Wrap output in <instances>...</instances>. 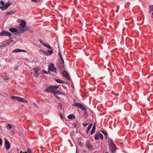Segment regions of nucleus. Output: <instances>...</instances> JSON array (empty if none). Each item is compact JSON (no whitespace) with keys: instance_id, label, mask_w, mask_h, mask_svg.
I'll list each match as a JSON object with an SVG mask.
<instances>
[{"instance_id":"6e6552de","label":"nucleus","mask_w":153,"mask_h":153,"mask_svg":"<svg viewBox=\"0 0 153 153\" xmlns=\"http://www.w3.org/2000/svg\"><path fill=\"white\" fill-rule=\"evenodd\" d=\"M51 93L53 94L56 91V90L58 89L59 86L58 85H51Z\"/></svg>"},{"instance_id":"7c9ffc66","label":"nucleus","mask_w":153,"mask_h":153,"mask_svg":"<svg viewBox=\"0 0 153 153\" xmlns=\"http://www.w3.org/2000/svg\"><path fill=\"white\" fill-rule=\"evenodd\" d=\"M0 8L2 10H4L7 9L5 5H3L2 6H1Z\"/></svg>"},{"instance_id":"4c0bfd02","label":"nucleus","mask_w":153,"mask_h":153,"mask_svg":"<svg viewBox=\"0 0 153 153\" xmlns=\"http://www.w3.org/2000/svg\"><path fill=\"white\" fill-rule=\"evenodd\" d=\"M95 131V130L92 129L91 131V134H93V133Z\"/></svg>"},{"instance_id":"bb28decb","label":"nucleus","mask_w":153,"mask_h":153,"mask_svg":"<svg viewBox=\"0 0 153 153\" xmlns=\"http://www.w3.org/2000/svg\"><path fill=\"white\" fill-rule=\"evenodd\" d=\"M153 11V5H150L149 7V13Z\"/></svg>"},{"instance_id":"09e8293b","label":"nucleus","mask_w":153,"mask_h":153,"mask_svg":"<svg viewBox=\"0 0 153 153\" xmlns=\"http://www.w3.org/2000/svg\"><path fill=\"white\" fill-rule=\"evenodd\" d=\"M60 116L61 117L62 119V118H62V114H60Z\"/></svg>"},{"instance_id":"58836bf2","label":"nucleus","mask_w":153,"mask_h":153,"mask_svg":"<svg viewBox=\"0 0 153 153\" xmlns=\"http://www.w3.org/2000/svg\"><path fill=\"white\" fill-rule=\"evenodd\" d=\"M0 4L2 6L4 5V2L3 1H0Z\"/></svg>"},{"instance_id":"603ef678","label":"nucleus","mask_w":153,"mask_h":153,"mask_svg":"<svg viewBox=\"0 0 153 153\" xmlns=\"http://www.w3.org/2000/svg\"><path fill=\"white\" fill-rule=\"evenodd\" d=\"M93 127H96V124L95 123L94 124Z\"/></svg>"},{"instance_id":"3c124183","label":"nucleus","mask_w":153,"mask_h":153,"mask_svg":"<svg viewBox=\"0 0 153 153\" xmlns=\"http://www.w3.org/2000/svg\"><path fill=\"white\" fill-rule=\"evenodd\" d=\"M93 127H96V124L95 123L94 124Z\"/></svg>"},{"instance_id":"e433bc0d","label":"nucleus","mask_w":153,"mask_h":153,"mask_svg":"<svg viewBox=\"0 0 153 153\" xmlns=\"http://www.w3.org/2000/svg\"><path fill=\"white\" fill-rule=\"evenodd\" d=\"M2 141L1 139L0 138V146H2Z\"/></svg>"},{"instance_id":"8fccbe9b","label":"nucleus","mask_w":153,"mask_h":153,"mask_svg":"<svg viewBox=\"0 0 153 153\" xmlns=\"http://www.w3.org/2000/svg\"><path fill=\"white\" fill-rule=\"evenodd\" d=\"M9 79V77H7L5 79L6 80H7Z\"/></svg>"},{"instance_id":"f704fd0d","label":"nucleus","mask_w":153,"mask_h":153,"mask_svg":"<svg viewBox=\"0 0 153 153\" xmlns=\"http://www.w3.org/2000/svg\"><path fill=\"white\" fill-rule=\"evenodd\" d=\"M12 36H9V38L10 39V42H13V38L11 37Z\"/></svg>"},{"instance_id":"f8f14e48","label":"nucleus","mask_w":153,"mask_h":153,"mask_svg":"<svg viewBox=\"0 0 153 153\" xmlns=\"http://www.w3.org/2000/svg\"><path fill=\"white\" fill-rule=\"evenodd\" d=\"M39 41L40 43L42 44V45H43L44 46L48 48L49 49H52L51 47L50 46V45L48 43H45L43 42L41 40H39Z\"/></svg>"},{"instance_id":"de8ad7c7","label":"nucleus","mask_w":153,"mask_h":153,"mask_svg":"<svg viewBox=\"0 0 153 153\" xmlns=\"http://www.w3.org/2000/svg\"><path fill=\"white\" fill-rule=\"evenodd\" d=\"M15 70H16V71H17L18 69V68H17V67H15Z\"/></svg>"},{"instance_id":"bf43d9fd","label":"nucleus","mask_w":153,"mask_h":153,"mask_svg":"<svg viewBox=\"0 0 153 153\" xmlns=\"http://www.w3.org/2000/svg\"><path fill=\"white\" fill-rule=\"evenodd\" d=\"M25 153H27V152H25Z\"/></svg>"},{"instance_id":"ea45409f","label":"nucleus","mask_w":153,"mask_h":153,"mask_svg":"<svg viewBox=\"0 0 153 153\" xmlns=\"http://www.w3.org/2000/svg\"><path fill=\"white\" fill-rule=\"evenodd\" d=\"M27 152H28V153H31V150L30 149H28L27 150Z\"/></svg>"},{"instance_id":"f3484780","label":"nucleus","mask_w":153,"mask_h":153,"mask_svg":"<svg viewBox=\"0 0 153 153\" xmlns=\"http://www.w3.org/2000/svg\"><path fill=\"white\" fill-rule=\"evenodd\" d=\"M16 12V10L10 11L6 12V14L7 15H10L12 14H14Z\"/></svg>"},{"instance_id":"37998d69","label":"nucleus","mask_w":153,"mask_h":153,"mask_svg":"<svg viewBox=\"0 0 153 153\" xmlns=\"http://www.w3.org/2000/svg\"><path fill=\"white\" fill-rule=\"evenodd\" d=\"M43 72L44 73L48 74V73L46 72V71L45 70H43Z\"/></svg>"},{"instance_id":"680f3d73","label":"nucleus","mask_w":153,"mask_h":153,"mask_svg":"<svg viewBox=\"0 0 153 153\" xmlns=\"http://www.w3.org/2000/svg\"><path fill=\"white\" fill-rule=\"evenodd\" d=\"M30 74H32V73H31Z\"/></svg>"},{"instance_id":"473e14b6","label":"nucleus","mask_w":153,"mask_h":153,"mask_svg":"<svg viewBox=\"0 0 153 153\" xmlns=\"http://www.w3.org/2000/svg\"><path fill=\"white\" fill-rule=\"evenodd\" d=\"M10 3L9 2H8L7 3L4 5L6 7L7 9L9 6H10Z\"/></svg>"},{"instance_id":"a211bd4d","label":"nucleus","mask_w":153,"mask_h":153,"mask_svg":"<svg viewBox=\"0 0 153 153\" xmlns=\"http://www.w3.org/2000/svg\"><path fill=\"white\" fill-rule=\"evenodd\" d=\"M54 94H59L64 95H65V94L60 92L59 90H56L54 93Z\"/></svg>"},{"instance_id":"dca6fc26","label":"nucleus","mask_w":153,"mask_h":153,"mask_svg":"<svg viewBox=\"0 0 153 153\" xmlns=\"http://www.w3.org/2000/svg\"><path fill=\"white\" fill-rule=\"evenodd\" d=\"M9 30L13 33H17V28H10L9 29Z\"/></svg>"},{"instance_id":"cd10ccee","label":"nucleus","mask_w":153,"mask_h":153,"mask_svg":"<svg viewBox=\"0 0 153 153\" xmlns=\"http://www.w3.org/2000/svg\"><path fill=\"white\" fill-rule=\"evenodd\" d=\"M7 128L8 130L12 128V126L9 124H8L7 126Z\"/></svg>"},{"instance_id":"c85d7f7f","label":"nucleus","mask_w":153,"mask_h":153,"mask_svg":"<svg viewBox=\"0 0 153 153\" xmlns=\"http://www.w3.org/2000/svg\"><path fill=\"white\" fill-rule=\"evenodd\" d=\"M18 97H17V96H11L10 98L12 100H17Z\"/></svg>"},{"instance_id":"ddd939ff","label":"nucleus","mask_w":153,"mask_h":153,"mask_svg":"<svg viewBox=\"0 0 153 153\" xmlns=\"http://www.w3.org/2000/svg\"><path fill=\"white\" fill-rule=\"evenodd\" d=\"M26 22L23 20H22L20 21L19 24L20 27L24 28L26 25Z\"/></svg>"},{"instance_id":"79ce46f5","label":"nucleus","mask_w":153,"mask_h":153,"mask_svg":"<svg viewBox=\"0 0 153 153\" xmlns=\"http://www.w3.org/2000/svg\"><path fill=\"white\" fill-rule=\"evenodd\" d=\"M88 124H87V123H83L82 124V125L84 126H86Z\"/></svg>"},{"instance_id":"1a4fd4ad","label":"nucleus","mask_w":153,"mask_h":153,"mask_svg":"<svg viewBox=\"0 0 153 153\" xmlns=\"http://www.w3.org/2000/svg\"><path fill=\"white\" fill-rule=\"evenodd\" d=\"M17 33H22L25 31L24 28L22 27H18L17 28Z\"/></svg>"},{"instance_id":"13d9d810","label":"nucleus","mask_w":153,"mask_h":153,"mask_svg":"<svg viewBox=\"0 0 153 153\" xmlns=\"http://www.w3.org/2000/svg\"><path fill=\"white\" fill-rule=\"evenodd\" d=\"M76 153H78L77 152V150H76Z\"/></svg>"},{"instance_id":"e2e57ef3","label":"nucleus","mask_w":153,"mask_h":153,"mask_svg":"<svg viewBox=\"0 0 153 153\" xmlns=\"http://www.w3.org/2000/svg\"><path fill=\"white\" fill-rule=\"evenodd\" d=\"M106 153H108V152H106Z\"/></svg>"},{"instance_id":"6ab92c4d","label":"nucleus","mask_w":153,"mask_h":153,"mask_svg":"<svg viewBox=\"0 0 153 153\" xmlns=\"http://www.w3.org/2000/svg\"><path fill=\"white\" fill-rule=\"evenodd\" d=\"M92 126V124H90L88 127L86 131V133H88L89 131L90 130Z\"/></svg>"},{"instance_id":"9b49d317","label":"nucleus","mask_w":153,"mask_h":153,"mask_svg":"<svg viewBox=\"0 0 153 153\" xmlns=\"http://www.w3.org/2000/svg\"><path fill=\"white\" fill-rule=\"evenodd\" d=\"M33 70L34 72V76L35 77L38 76L39 75L38 73V68H34L33 69Z\"/></svg>"},{"instance_id":"f03ea898","label":"nucleus","mask_w":153,"mask_h":153,"mask_svg":"<svg viewBox=\"0 0 153 153\" xmlns=\"http://www.w3.org/2000/svg\"><path fill=\"white\" fill-rule=\"evenodd\" d=\"M58 55L60 56V58L61 60V61L59 62L58 66L60 69H62L64 67V60L60 52L58 53Z\"/></svg>"},{"instance_id":"4468645a","label":"nucleus","mask_w":153,"mask_h":153,"mask_svg":"<svg viewBox=\"0 0 153 153\" xmlns=\"http://www.w3.org/2000/svg\"><path fill=\"white\" fill-rule=\"evenodd\" d=\"M26 52V51L25 50H22L20 49H16L14 50H13L12 51V53H14V52Z\"/></svg>"},{"instance_id":"aec40b11","label":"nucleus","mask_w":153,"mask_h":153,"mask_svg":"<svg viewBox=\"0 0 153 153\" xmlns=\"http://www.w3.org/2000/svg\"><path fill=\"white\" fill-rule=\"evenodd\" d=\"M45 91L48 92H51V85L46 88L45 90Z\"/></svg>"},{"instance_id":"4d7b16f0","label":"nucleus","mask_w":153,"mask_h":153,"mask_svg":"<svg viewBox=\"0 0 153 153\" xmlns=\"http://www.w3.org/2000/svg\"><path fill=\"white\" fill-rule=\"evenodd\" d=\"M20 153H25V152H20Z\"/></svg>"},{"instance_id":"5701e85b","label":"nucleus","mask_w":153,"mask_h":153,"mask_svg":"<svg viewBox=\"0 0 153 153\" xmlns=\"http://www.w3.org/2000/svg\"><path fill=\"white\" fill-rule=\"evenodd\" d=\"M81 104L79 103H75L74 104H73L72 105L73 106H75L76 107H80V105Z\"/></svg>"},{"instance_id":"c756f323","label":"nucleus","mask_w":153,"mask_h":153,"mask_svg":"<svg viewBox=\"0 0 153 153\" xmlns=\"http://www.w3.org/2000/svg\"><path fill=\"white\" fill-rule=\"evenodd\" d=\"M94 139L95 140H98L99 139V133L98 134H96L94 136Z\"/></svg>"},{"instance_id":"0e129e2a","label":"nucleus","mask_w":153,"mask_h":153,"mask_svg":"<svg viewBox=\"0 0 153 153\" xmlns=\"http://www.w3.org/2000/svg\"><path fill=\"white\" fill-rule=\"evenodd\" d=\"M8 153H9L8 152Z\"/></svg>"},{"instance_id":"393cba45","label":"nucleus","mask_w":153,"mask_h":153,"mask_svg":"<svg viewBox=\"0 0 153 153\" xmlns=\"http://www.w3.org/2000/svg\"><path fill=\"white\" fill-rule=\"evenodd\" d=\"M55 81L57 82L60 83H63V81L60 80L59 79H55Z\"/></svg>"},{"instance_id":"0eeeda50","label":"nucleus","mask_w":153,"mask_h":153,"mask_svg":"<svg viewBox=\"0 0 153 153\" xmlns=\"http://www.w3.org/2000/svg\"><path fill=\"white\" fill-rule=\"evenodd\" d=\"M62 75L66 79L68 80L70 79V78L69 74L67 72L64 71L62 72Z\"/></svg>"},{"instance_id":"49530a36","label":"nucleus","mask_w":153,"mask_h":153,"mask_svg":"<svg viewBox=\"0 0 153 153\" xmlns=\"http://www.w3.org/2000/svg\"><path fill=\"white\" fill-rule=\"evenodd\" d=\"M95 129H96V127H93V128H92V129L95 130Z\"/></svg>"},{"instance_id":"72a5a7b5","label":"nucleus","mask_w":153,"mask_h":153,"mask_svg":"<svg viewBox=\"0 0 153 153\" xmlns=\"http://www.w3.org/2000/svg\"><path fill=\"white\" fill-rule=\"evenodd\" d=\"M24 30H25V31L28 30L30 29V27L28 26H26L24 27Z\"/></svg>"},{"instance_id":"052dcab7","label":"nucleus","mask_w":153,"mask_h":153,"mask_svg":"<svg viewBox=\"0 0 153 153\" xmlns=\"http://www.w3.org/2000/svg\"><path fill=\"white\" fill-rule=\"evenodd\" d=\"M76 125H75V126H74V127H76Z\"/></svg>"},{"instance_id":"b1692460","label":"nucleus","mask_w":153,"mask_h":153,"mask_svg":"<svg viewBox=\"0 0 153 153\" xmlns=\"http://www.w3.org/2000/svg\"><path fill=\"white\" fill-rule=\"evenodd\" d=\"M58 108L62 109V103L60 102H59L58 103Z\"/></svg>"},{"instance_id":"c9c22d12","label":"nucleus","mask_w":153,"mask_h":153,"mask_svg":"<svg viewBox=\"0 0 153 153\" xmlns=\"http://www.w3.org/2000/svg\"><path fill=\"white\" fill-rule=\"evenodd\" d=\"M102 132L105 136H107L108 135L107 132L105 131H102Z\"/></svg>"},{"instance_id":"a18cd8bd","label":"nucleus","mask_w":153,"mask_h":153,"mask_svg":"<svg viewBox=\"0 0 153 153\" xmlns=\"http://www.w3.org/2000/svg\"><path fill=\"white\" fill-rule=\"evenodd\" d=\"M33 2H36L37 1V0H31Z\"/></svg>"},{"instance_id":"6e6d98bb","label":"nucleus","mask_w":153,"mask_h":153,"mask_svg":"<svg viewBox=\"0 0 153 153\" xmlns=\"http://www.w3.org/2000/svg\"><path fill=\"white\" fill-rule=\"evenodd\" d=\"M152 16H153V12L152 13ZM152 18H153V16L152 17Z\"/></svg>"},{"instance_id":"2eb2a0df","label":"nucleus","mask_w":153,"mask_h":153,"mask_svg":"<svg viewBox=\"0 0 153 153\" xmlns=\"http://www.w3.org/2000/svg\"><path fill=\"white\" fill-rule=\"evenodd\" d=\"M17 101H18L20 102H27V101L25 99L22 98L21 97H18L17 99Z\"/></svg>"},{"instance_id":"4be33fe9","label":"nucleus","mask_w":153,"mask_h":153,"mask_svg":"<svg viewBox=\"0 0 153 153\" xmlns=\"http://www.w3.org/2000/svg\"><path fill=\"white\" fill-rule=\"evenodd\" d=\"M68 118L69 119H72L74 118H75V116L73 114H71V115H69L68 116Z\"/></svg>"},{"instance_id":"a878e982","label":"nucleus","mask_w":153,"mask_h":153,"mask_svg":"<svg viewBox=\"0 0 153 153\" xmlns=\"http://www.w3.org/2000/svg\"><path fill=\"white\" fill-rule=\"evenodd\" d=\"M79 108L82 110L83 111H86V108L83 106L82 104H81Z\"/></svg>"},{"instance_id":"5fc2aeb1","label":"nucleus","mask_w":153,"mask_h":153,"mask_svg":"<svg viewBox=\"0 0 153 153\" xmlns=\"http://www.w3.org/2000/svg\"><path fill=\"white\" fill-rule=\"evenodd\" d=\"M34 104L35 106H36V107H37V105H36L35 103H34Z\"/></svg>"},{"instance_id":"9d476101","label":"nucleus","mask_w":153,"mask_h":153,"mask_svg":"<svg viewBox=\"0 0 153 153\" xmlns=\"http://www.w3.org/2000/svg\"><path fill=\"white\" fill-rule=\"evenodd\" d=\"M86 147L89 149H91L93 148V146L90 144V142L88 140H87L86 142Z\"/></svg>"},{"instance_id":"423d86ee","label":"nucleus","mask_w":153,"mask_h":153,"mask_svg":"<svg viewBox=\"0 0 153 153\" xmlns=\"http://www.w3.org/2000/svg\"><path fill=\"white\" fill-rule=\"evenodd\" d=\"M53 50L52 49L51 50H48V51H44L42 50V53L45 55L47 56H49L51 55L52 53Z\"/></svg>"},{"instance_id":"20e7f679","label":"nucleus","mask_w":153,"mask_h":153,"mask_svg":"<svg viewBox=\"0 0 153 153\" xmlns=\"http://www.w3.org/2000/svg\"><path fill=\"white\" fill-rule=\"evenodd\" d=\"M0 36H12V35L11 33L6 30H3L0 32Z\"/></svg>"},{"instance_id":"7ed1b4c3","label":"nucleus","mask_w":153,"mask_h":153,"mask_svg":"<svg viewBox=\"0 0 153 153\" xmlns=\"http://www.w3.org/2000/svg\"><path fill=\"white\" fill-rule=\"evenodd\" d=\"M48 71L55 73L57 72L56 70L54 67V64L53 63H51L48 67Z\"/></svg>"},{"instance_id":"2f4dec72","label":"nucleus","mask_w":153,"mask_h":153,"mask_svg":"<svg viewBox=\"0 0 153 153\" xmlns=\"http://www.w3.org/2000/svg\"><path fill=\"white\" fill-rule=\"evenodd\" d=\"M99 138H100L101 139H103V136L100 133H99Z\"/></svg>"},{"instance_id":"f257e3e1","label":"nucleus","mask_w":153,"mask_h":153,"mask_svg":"<svg viewBox=\"0 0 153 153\" xmlns=\"http://www.w3.org/2000/svg\"><path fill=\"white\" fill-rule=\"evenodd\" d=\"M108 144L110 151L112 153H114L116 150V146L112 140L110 139L108 140Z\"/></svg>"},{"instance_id":"39448f33","label":"nucleus","mask_w":153,"mask_h":153,"mask_svg":"<svg viewBox=\"0 0 153 153\" xmlns=\"http://www.w3.org/2000/svg\"><path fill=\"white\" fill-rule=\"evenodd\" d=\"M5 145L6 149L7 150H8L10 148V143L6 139H5Z\"/></svg>"},{"instance_id":"a19ab883","label":"nucleus","mask_w":153,"mask_h":153,"mask_svg":"<svg viewBox=\"0 0 153 153\" xmlns=\"http://www.w3.org/2000/svg\"><path fill=\"white\" fill-rule=\"evenodd\" d=\"M10 134L12 135H14L15 134V132L13 131H11Z\"/></svg>"},{"instance_id":"c03bdc74","label":"nucleus","mask_w":153,"mask_h":153,"mask_svg":"<svg viewBox=\"0 0 153 153\" xmlns=\"http://www.w3.org/2000/svg\"><path fill=\"white\" fill-rule=\"evenodd\" d=\"M54 95H55V96L57 98H59V97H58L57 95H56V94H54Z\"/></svg>"},{"instance_id":"412c9836","label":"nucleus","mask_w":153,"mask_h":153,"mask_svg":"<svg viewBox=\"0 0 153 153\" xmlns=\"http://www.w3.org/2000/svg\"><path fill=\"white\" fill-rule=\"evenodd\" d=\"M10 44V41L9 40H7L4 42L3 45L4 46H7L9 45Z\"/></svg>"},{"instance_id":"864d4df0","label":"nucleus","mask_w":153,"mask_h":153,"mask_svg":"<svg viewBox=\"0 0 153 153\" xmlns=\"http://www.w3.org/2000/svg\"><path fill=\"white\" fill-rule=\"evenodd\" d=\"M34 104L35 106H36V107H37V105H36L35 103H34Z\"/></svg>"}]
</instances>
